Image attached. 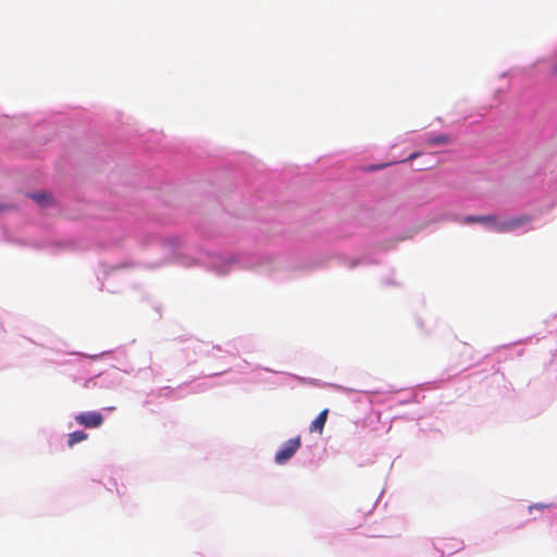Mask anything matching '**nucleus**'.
<instances>
[{
	"instance_id": "obj_1",
	"label": "nucleus",
	"mask_w": 557,
	"mask_h": 557,
	"mask_svg": "<svg viewBox=\"0 0 557 557\" xmlns=\"http://www.w3.org/2000/svg\"><path fill=\"white\" fill-rule=\"evenodd\" d=\"M300 447V437L285 442L275 455V461L280 465L289 460Z\"/></svg>"
},
{
	"instance_id": "obj_2",
	"label": "nucleus",
	"mask_w": 557,
	"mask_h": 557,
	"mask_svg": "<svg viewBox=\"0 0 557 557\" xmlns=\"http://www.w3.org/2000/svg\"><path fill=\"white\" fill-rule=\"evenodd\" d=\"M530 222H531V216L525 215V214L515 216V218H511V219L503 221V222L498 221L497 225H495V232H498V233L512 232Z\"/></svg>"
},
{
	"instance_id": "obj_3",
	"label": "nucleus",
	"mask_w": 557,
	"mask_h": 557,
	"mask_svg": "<svg viewBox=\"0 0 557 557\" xmlns=\"http://www.w3.org/2000/svg\"><path fill=\"white\" fill-rule=\"evenodd\" d=\"M75 421L86 428H99L103 422V417L97 411H88L77 414Z\"/></svg>"
},
{
	"instance_id": "obj_4",
	"label": "nucleus",
	"mask_w": 557,
	"mask_h": 557,
	"mask_svg": "<svg viewBox=\"0 0 557 557\" xmlns=\"http://www.w3.org/2000/svg\"><path fill=\"white\" fill-rule=\"evenodd\" d=\"M498 219L496 215H468L462 220L465 224H474L482 223L488 225L493 231H495V225H497Z\"/></svg>"
},
{
	"instance_id": "obj_5",
	"label": "nucleus",
	"mask_w": 557,
	"mask_h": 557,
	"mask_svg": "<svg viewBox=\"0 0 557 557\" xmlns=\"http://www.w3.org/2000/svg\"><path fill=\"white\" fill-rule=\"evenodd\" d=\"M327 416H329V409L322 410L318 414V417L311 422L310 428H309L310 432L311 433L317 432L319 434H322Z\"/></svg>"
},
{
	"instance_id": "obj_6",
	"label": "nucleus",
	"mask_w": 557,
	"mask_h": 557,
	"mask_svg": "<svg viewBox=\"0 0 557 557\" xmlns=\"http://www.w3.org/2000/svg\"><path fill=\"white\" fill-rule=\"evenodd\" d=\"M29 197L42 207L50 206L53 202L51 194L48 193H35L30 194Z\"/></svg>"
},
{
	"instance_id": "obj_7",
	"label": "nucleus",
	"mask_w": 557,
	"mask_h": 557,
	"mask_svg": "<svg viewBox=\"0 0 557 557\" xmlns=\"http://www.w3.org/2000/svg\"><path fill=\"white\" fill-rule=\"evenodd\" d=\"M450 143V138L445 134L436 136H429L425 138V144L429 146L447 145Z\"/></svg>"
},
{
	"instance_id": "obj_8",
	"label": "nucleus",
	"mask_w": 557,
	"mask_h": 557,
	"mask_svg": "<svg viewBox=\"0 0 557 557\" xmlns=\"http://www.w3.org/2000/svg\"><path fill=\"white\" fill-rule=\"evenodd\" d=\"M87 438V434L84 431H75L69 434L67 444L70 447L77 443H81Z\"/></svg>"
},
{
	"instance_id": "obj_9",
	"label": "nucleus",
	"mask_w": 557,
	"mask_h": 557,
	"mask_svg": "<svg viewBox=\"0 0 557 557\" xmlns=\"http://www.w3.org/2000/svg\"><path fill=\"white\" fill-rule=\"evenodd\" d=\"M388 164H389V163H387V165H388ZM385 166H386V164L373 165V166H371V170H374V171H375V170H381V169H383V168H385Z\"/></svg>"
},
{
	"instance_id": "obj_10",
	"label": "nucleus",
	"mask_w": 557,
	"mask_h": 557,
	"mask_svg": "<svg viewBox=\"0 0 557 557\" xmlns=\"http://www.w3.org/2000/svg\"><path fill=\"white\" fill-rule=\"evenodd\" d=\"M419 156H420V153H419V152H414V153H412V154H410V156L408 157V160H413V159L418 158Z\"/></svg>"
},
{
	"instance_id": "obj_11",
	"label": "nucleus",
	"mask_w": 557,
	"mask_h": 557,
	"mask_svg": "<svg viewBox=\"0 0 557 557\" xmlns=\"http://www.w3.org/2000/svg\"><path fill=\"white\" fill-rule=\"evenodd\" d=\"M535 506H530V510H532ZM537 508H545L547 507L546 505H537L536 506Z\"/></svg>"
},
{
	"instance_id": "obj_12",
	"label": "nucleus",
	"mask_w": 557,
	"mask_h": 557,
	"mask_svg": "<svg viewBox=\"0 0 557 557\" xmlns=\"http://www.w3.org/2000/svg\"><path fill=\"white\" fill-rule=\"evenodd\" d=\"M7 207L0 206V211L4 210Z\"/></svg>"
}]
</instances>
